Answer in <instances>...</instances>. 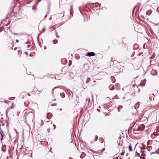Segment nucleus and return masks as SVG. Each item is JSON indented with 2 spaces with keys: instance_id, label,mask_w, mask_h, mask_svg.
<instances>
[{
  "instance_id": "1",
  "label": "nucleus",
  "mask_w": 159,
  "mask_h": 159,
  "mask_svg": "<svg viewBox=\"0 0 159 159\" xmlns=\"http://www.w3.org/2000/svg\"><path fill=\"white\" fill-rule=\"evenodd\" d=\"M146 119L143 120V118H141L137 124H135L133 126V132L135 134H139L143 131L145 128L144 124L147 122Z\"/></svg>"
},
{
  "instance_id": "2",
  "label": "nucleus",
  "mask_w": 159,
  "mask_h": 159,
  "mask_svg": "<svg viewBox=\"0 0 159 159\" xmlns=\"http://www.w3.org/2000/svg\"><path fill=\"white\" fill-rule=\"evenodd\" d=\"M134 150L136 151V152L137 153L138 155L139 156H140L139 152L141 153H142L143 151L142 148L138 145V143L135 146Z\"/></svg>"
},
{
  "instance_id": "3",
  "label": "nucleus",
  "mask_w": 159,
  "mask_h": 159,
  "mask_svg": "<svg viewBox=\"0 0 159 159\" xmlns=\"http://www.w3.org/2000/svg\"><path fill=\"white\" fill-rule=\"evenodd\" d=\"M91 65L90 64L87 63L84 65L83 69H84L85 71H88L90 69Z\"/></svg>"
},
{
  "instance_id": "4",
  "label": "nucleus",
  "mask_w": 159,
  "mask_h": 159,
  "mask_svg": "<svg viewBox=\"0 0 159 159\" xmlns=\"http://www.w3.org/2000/svg\"><path fill=\"white\" fill-rule=\"evenodd\" d=\"M95 55V54L93 52H88L86 55V56L91 57Z\"/></svg>"
},
{
  "instance_id": "5",
  "label": "nucleus",
  "mask_w": 159,
  "mask_h": 159,
  "mask_svg": "<svg viewBox=\"0 0 159 159\" xmlns=\"http://www.w3.org/2000/svg\"><path fill=\"white\" fill-rule=\"evenodd\" d=\"M0 133L2 136L1 140L2 141L3 139V137L4 136L5 134L3 131L2 130H1V131H0Z\"/></svg>"
},
{
  "instance_id": "6",
  "label": "nucleus",
  "mask_w": 159,
  "mask_h": 159,
  "mask_svg": "<svg viewBox=\"0 0 159 159\" xmlns=\"http://www.w3.org/2000/svg\"><path fill=\"white\" fill-rule=\"evenodd\" d=\"M144 152L145 151H143L141 153V159H145L144 156L146 155V154L144 153Z\"/></svg>"
},
{
  "instance_id": "7",
  "label": "nucleus",
  "mask_w": 159,
  "mask_h": 159,
  "mask_svg": "<svg viewBox=\"0 0 159 159\" xmlns=\"http://www.w3.org/2000/svg\"><path fill=\"white\" fill-rule=\"evenodd\" d=\"M2 149L3 152H5L6 150V145H3L2 148Z\"/></svg>"
},
{
  "instance_id": "8",
  "label": "nucleus",
  "mask_w": 159,
  "mask_h": 159,
  "mask_svg": "<svg viewBox=\"0 0 159 159\" xmlns=\"http://www.w3.org/2000/svg\"><path fill=\"white\" fill-rule=\"evenodd\" d=\"M151 107H152L154 109H156L157 108H158V107H159V103H158L155 106H152Z\"/></svg>"
},
{
  "instance_id": "9",
  "label": "nucleus",
  "mask_w": 159,
  "mask_h": 159,
  "mask_svg": "<svg viewBox=\"0 0 159 159\" xmlns=\"http://www.w3.org/2000/svg\"><path fill=\"white\" fill-rule=\"evenodd\" d=\"M52 117V114L50 113H48L47 114V117L48 119H50Z\"/></svg>"
},
{
  "instance_id": "10",
  "label": "nucleus",
  "mask_w": 159,
  "mask_h": 159,
  "mask_svg": "<svg viewBox=\"0 0 159 159\" xmlns=\"http://www.w3.org/2000/svg\"><path fill=\"white\" fill-rule=\"evenodd\" d=\"M68 69V68H66V67H64L63 68H62V71L64 72L65 73H66V69Z\"/></svg>"
},
{
  "instance_id": "11",
  "label": "nucleus",
  "mask_w": 159,
  "mask_h": 159,
  "mask_svg": "<svg viewBox=\"0 0 159 159\" xmlns=\"http://www.w3.org/2000/svg\"><path fill=\"white\" fill-rule=\"evenodd\" d=\"M129 150L130 151H131L132 150V146L131 144H129Z\"/></svg>"
},
{
  "instance_id": "12",
  "label": "nucleus",
  "mask_w": 159,
  "mask_h": 159,
  "mask_svg": "<svg viewBox=\"0 0 159 159\" xmlns=\"http://www.w3.org/2000/svg\"><path fill=\"white\" fill-rule=\"evenodd\" d=\"M90 81V79L89 78H88L87 79V80L86 81V83L87 84Z\"/></svg>"
},
{
  "instance_id": "13",
  "label": "nucleus",
  "mask_w": 159,
  "mask_h": 159,
  "mask_svg": "<svg viewBox=\"0 0 159 159\" xmlns=\"http://www.w3.org/2000/svg\"><path fill=\"white\" fill-rule=\"evenodd\" d=\"M105 150V148H103L101 150H98V151H99L98 152H102V151H104Z\"/></svg>"
},
{
  "instance_id": "14",
  "label": "nucleus",
  "mask_w": 159,
  "mask_h": 159,
  "mask_svg": "<svg viewBox=\"0 0 159 159\" xmlns=\"http://www.w3.org/2000/svg\"><path fill=\"white\" fill-rule=\"evenodd\" d=\"M53 42L54 44H56L57 43L58 41L57 40L55 39L53 41Z\"/></svg>"
},
{
  "instance_id": "15",
  "label": "nucleus",
  "mask_w": 159,
  "mask_h": 159,
  "mask_svg": "<svg viewBox=\"0 0 159 159\" xmlns=\"http://www.w3.org/2000/svg\"><path fill=\"white\" fill-rule=\"evenodd\" d=\"M72 61L71 60H70L69 61V66H70L72 64Z\"/></svg>"
},
{
  "instance_id": "16",
  "label": "nucleus",
  "mask_w": 159,
  "mask_h": 159,
  "mask_svg": "<svg viewBox=\"0 0 159 159\" xmlns=\"http://www.w3.org/2000/svg\"><path fill=\"white\" fill-rule=\"evenodd\" d=\"M124 154H125L124 151L123 152L120 153L121 155H124Z\"/></svg>"
},
{
  "instance_id": "17",
  "label": "nucleus",
  "mask_w": 159,
  "mask_h": 159,
  "mask_svg": "<svg viewBox=\"0 0 159 159\" xmlns=\"http://www.w3.org/2000/svg\"><path fill=\"white\" fill-rule=\"evenodd\" d=\"M57 105V104L56 103H53V104H52V106H55Z\"/></svg>"
},
{
  "instance_id": "18",
  "label": "nucleus",
  "mask_w": 159,
  "mask_h": 159,
  "mask_svg": "<svg viewBox=\"0 0 159 159\" xmlns=\"http://www.w3.org/2000/svg\"><path fill=\"white\" fill-rule=\"evenodd\" d=\"M150 142V141H149V140H148V142L147 143V144L148 145V143H149V142Z\"/></svg>"
},
{
  "instance_id": "19",
  "label": "nucleus",
  "mask_w": 159,
  "mask_h": 159,
  "mask_svg": "<svg viewBox=\"0 0 159 159\" xmlns=\"http://www.w3.org/2000/svg\"><path fill=\"white\" fill-rule=\"evenodd\" d=\"M17 47H15L14 48V49L15 50H16L17 49Z\"/></svg>"
},
{
  "instance_id": "20",
  "label": "nucleus",
  "mask_w": 159,
  "mask_h": 159,
  "mask_svg": "<svg viewBox=\"0 0 159 159\" xmlns=\"http://www.w3.org/2000/svg\"><path fill=\"white\" fill-rule=\"evenodd\" d=\"M97 110L98 111H99V112H100V110L99 109H97Z\"/></svg>"
},
{
  "instance_id": "21",
  "label": "nucleus",
  "mask_w": 159,
  "mask_h": 159,
  "mask_svg": "<svg viewBox=\"0 0 159 159\" xmlns=\"http://www.w3.org/2000/svg\"><path fill=\"white\" fill-rule=\"evenodd\" d=\"M52 149V148H51L50 149V151L51 152H52L53 153V152L51 151Z\"/></svg>"
},
{
  "instance_id": "22",
  "label": "nucleus",
  "mask_w": 159,
  "mask_h": 159,
  "mask_svg": "<svg viewBox=\"0 0 159 159\" xmlns=\"http://www.w3.org/2000/svg\"><path fill=\"white\" fill-rule=\"evenodd\" d=\"M16 41L17 43H18L19 42V40H18L17 39L16 40Z\"/></svg>"
},
{
  "instance_id": "23",
  "label": "nucleus",
  "mask_w": 159,
  "mask_h": 159,
  "mask_svg": "<svg viewBox=\"0 0 159 159\" xmlns=\"http://www.w3.org/2000/svg\"><path fill=\"white\" fill-rule=\"evenodd\" d=\"M53 125L54 126V129H55V128H56V126H55V125Z\"/></svg>"
},
{
  "instance_id": "24",
  "label": "nucleus",
  "mask_w": 159,
  "mask_h": 159,
  "mask_svg": "<svg viewBox=\"0 0 159 159\" xmlns=\"http://www.w3.org/2000/svg\"><path fill=\"white\" fill-rule=\"evenodd\" d=\"M16 1L17 2H18L19 1V0H16Z\"/></svg>"
},
{
  "instance_id": "25",
  "label": "nucleus",
  "mask_w": 159,
  "mask_h": 159,
  "mask_svg": "<svg viewBox=\"0 0 159 159\" xmlns=\"http://www.w3.org/2000/svg\"><path fill=\"white\" fill-rule=\"evenodd\" d=\"M47 16V15H46V16H45V18H46V17Z\"/></svg>"
},
{
  "instance_id": "26",
  "label": "nucleus",
  "mask_w": 159,
  "mask_h": 159,
  "mask_svg": "<svg viewBox=\"0 0 159 159\" xmlns=\"http://www.w3.org/2000/svg\"><path fill=\"white\" fill-rule=\"evenodd\" d=\"M154 135H155V134H152V136H154Z\"/></svg>"
},
{
  "instance_id": "27",
  "label": "nucleus",
  "mask_w": 159,
  "mask_h": 159,
  "mask_svg": "<svg viewBox=\"0 0 159 159\" xmlns=\"http://www.w3.org/2000/svg\"><path fill=\"white\" fill-rule=\"evenodd\" d=\"M60 111H62V109L61 108L60 109Z\"/></svg>"
},
{
  "instance_id": "28",
  "label": "nucleus",
  "mask_w": 159,
  "mask_h": 159,
  "mask_svg": "<svg viewBox=\"0 0 159 159\" xmlns=\"http://www.w3.org/2000/svg\"><path fill=\"white\" fill-rule=\"evenodd\" d=\"M17 159H19V156H18V157L17 158Z\"/></svg>"
},
{
  "instance_id": "29",
  "label": "nucleus",
  "mask_w": 159,
  "mask_h": 159,
  "mask_svg": "<svg viewBox=\"0 0 159 159\" xmlns=\"http://www.w3.org/2000/svg\"><path fill=\"white\" fill-rule=\"evenodd\" d=\"M122 107V106H120L119 107Z\"/></svg>"
},
{
  "instance_id": "30",
  "label": "nucleus",
  "mask_w": 159,
  "mask_h": 159,
  "mask_svg": "<svg viewBox=\"0 0 159 159\" xmlns=\"http://www.w3.org/2000/svg\"><path fill=\"white\" fill-rule=\"evenodd\" d=\"M96 82L95 80L94 81V82Z\"/></svg>"
},
{
  "instance_id": "31",
  "label": "nucleus",
  "mask_w": 159,
  "mask_h": 159,
  "mask_svg": "<svg viewBox=\"0 0 159 159\" xmlns=\"http://www.w3.org/2000/svg\"><path fill=\"white\" fill-rule=\"evenodd\" d=\"M115 159H117V157Z\"/></svg>"
},
{
  "instance_id": "32",
  "label": "nucleus",
  "mask_w": 159,
  "mask_h": 159,
  "mask_svg": "<svg viewBox=\"0 0 159 159\" xmlns=\"http://www.w3.org/2000/svg\"><path fill=\"white\" fill-rule=\"evenodd\" d=\"M23 145H22V148H23Z\"/></svg>"
},
{
  "instance_id": "33",
  "label": "nucleus",
  "mask_w": 159,
  "mask_h": 159,
  "mask_svg": "<svg viewBox=\"0 0 159 159\" xmlns=\"http://www.w3.org/2000/svg\"><path fill=\"white\" fill-rule=\"evenodd\" d=\"M145 111H147V110H146V108H145Z\"/></svg>"
},
{
  "instance_id": "34",
  "label": "nucleus",
  "mask_w": 159,
  "mask_h": 159,
  "mask_svg": "<svg viewBox=\"0 0 159 159\" xmlns=\"http://www.w3.org/2000/svg\"><path fill=\"white\" fill-rule=\"evenodd\" d=\"M20 52V51L19 50L18 51V52Z\"/></svg>"
},
{
  "instance_id": "35",
  "label": "nucleus",
  "mask_w": 159,
  "mask_h": 159,
  "mask_svg": "<svg viewBox=\"0 0 159 159\" xmlns=\"http://www.w3.org/2000/svg\"><path fill=\"white\" fill-rule=\"evenodd\" d=\"M55 89V88H54V89H53V90H54V89Z\"/></svg>"
}]
</instances>
